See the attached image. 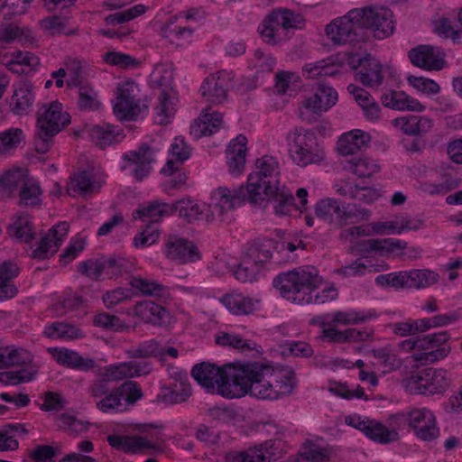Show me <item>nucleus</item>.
<instances>
[{"mask_svg":"<svg viewBox=\"0 0 462 462\" xmlns=\"http://www.w3.org/2000/svg\"><path fill=\"white\" fill-rule=\"evenodd\" d=\"M191 374L208 392L227 399L249 394L259 400L274 401L292 393L297 385L291 367H274L262 362L228 364L223 367L202 362L192 368Z\"/></svg>","mask_w":462,"mask_h":462,"instance_id":"1","label":"nucleus"},{"mask_svg":"<svg viewBox=\"0 0 462 462\" xmlns=\"http://www.w3.org/2000/svg\"><path fill=\"white\" fill-rule=\"evenodd\" d=\"M273 283L283 298L293 302L322 304L337 297V290L333 285L312 295L323 283L322 277L313 266L299 267L281 273L273 279Z\"/></svg>","mask_w":462,"mask_h":462,"instance_id":"2","label":"nucleus"},{"mask_svg":"<svg viewBox=\"0 0 462 462\" xmlns=\"http://www.w3.org/2000/svg\"><path fill=\"white\" fill-rule=\"evenodd\" d=\"M391 420L398 427L411 431L421 441L432 442L440 435L437 416L426 406H409L393 414Z\"/></svg>","mask_w":462,"mask_h":462,"instance_id":"3","label":"nucleus"},{"mask_svg":"<svg viewBox=\"0 0 462 462\" xmlns=\"http://www.w3.org/2000/svg\"><path fill=\"white\" fill-rule=\"evenodd\" d=\"M135 430L141 436L113 434L107 436V442L114 448L130 454H153L162 452V426L159 424H138Z\"/></svg>","mask_w":462,"mask_h":462,"instance_id":"4","label":"nucleus"},{"mask_svg":"<svg viewBox=\"0 0 462 462\" xmlns=\"http://www.w3.org/2000/svg\"><path fill=\"white\" fill-rule=\"evenodd\" d=\"M289 157L299 167L319 164L326 160V152L314 133L303 127L290 130L286 136Z\"/></svg>","mask_w":462,"mask_h":462,"instance_id":"5","label":"nucleus"},{"mask_svg":"<svg viewBox=\"0 0 462 462\" xmlns=\"http://www.w3.org/2000/svg\"><path fill=\"white\" fill-rule=\"evenodd\" d=\"M303 19L290 9L278 8L271 12L258 27L261 39L269 45H278L291 36L293 29L300 28Z\"/></svg>","mask_w":462,"mask_h":462,"instance_id":"6","label":"nucleus"},{"mask_svg":"<svg viewBox=\"0 0 462 462\" xmlns=\"http://www.w3.org/2000/svg\"><path fill=\"white\" fill-rule=\"evenodd\" d=\"M450 376L447 370L427 368L411 374L404 385L414 394L435 395L445 393L450 385Z\"/></svg>","mask_w":462,"mask_h":462,"instance_id":"7","label":"nucleus"},{"mask_svg":"<svg viewBox=\"0 0 462 462\" xmlns=\"http://www.w3.org/2000/svg\"><path fill=\"white\" fill-rule=\"evenodd\" d=\"M138 85L130 79L117 83L114 113L120 120H135L146 107L139 97Z\"/></svg>","mask_w":462,"mask_h":462,"instance_id":"8","label":"nucleus"},{"mask_svg":"<svg viewBox=\"0 0 462 462\" xmlns=\"http://www.w3.org/2000/svg\"><path fill=\"white\" fill-rule=\"evenodd\" d=\"M315 215L328 225L336 228L353 224L357 219V215L352 209L351 205L342 202L335 198L319 199L314 207Z\"/></svg>","mask_w":462,"mask_h":462,"instance_id":"9","label":"nucleus"},{"mask_svg":"<svg viewBox=\"0 0 462 462\" xmlns=\"http://www.w3.org/2000/svg\"><path fill=\"white\" fill-rule=\"evenodd\" d=\"M337 92L331 87L319 84L316 91L306 96L299 107V116L305 122H311L318 116L327 112L337 101Z\"/></svg>","mask_w":462,"mask_h":462,"instance_id":"10","label":"nucleus"},{"mask_svg":"<svg viewBox=\"0 0 462 462\" xmlns=\"http://www.w3.org/2000/svg\"><path fill=\"white\" fill-rule=\"evenodd\" d=\"M70 124V116L58 101L42 104L37 112V129L42 136H55Z\"/></svg>","mask_w":462,"mask_h":462,"instance_id":"11","label":"nucleus"},{"mask_svg":"<svg viewBox=\"0 0 462 462\" xmlns=\"http://www.w3.org/2000/svg\"><path fill=\"white\" fill-rule=\"evenodd\" d=\"M363 12L358 9L350 10L346 15L333 20L326 26V34L335 45L351 42L361 34Z\"/></svg>","mask_w":462,"mask_h":462,"instance_id":"12","label":"nucleus"},{"mask_svg":"<svg viewBox=\"0 0 462 462\" xmlns=\"http://www.w3.org/2000/svg\"><path fill=\"white\" fill-rule=\"evenodd\" d=\"M440 337L425 335L422 337H411L403 339L397 344V350L401 353H411L414 361L421 365L433 364L439 361V357L445 353L444 350L430 351V344L438 343Z\"/></svg>","mask_w":462,"mask_h":462,"instance_id":"13","label":"nucleus"},{"mask_svg":"<svg viewBox=\"0 0 462 462\" xmlns=\"http://www.w3.org/2000/svg\"><path fill=\"white\" fill-rule=\"evenodd\" d=\"M377 313L374 310L361 311L356 310H337L319 316L311 320V323L319 325L322 330L337 329L338 326H350L363 324L375 319Z\"/></svg>","mask_w":462,"mask_h":462,"instance_id":"14","label":"nucleus"},{"mask_svg":"<svg viewBox=\"0 0 462 462\" xmlns=\"http://www.w3.org/2000/svg\"><path fill=\"white\" fill-rule=\"evenodd\" d=\"M155 162V152L147 145H142L123 154L121 169L128 171L135 180H143L151 173Z\"/></svg>","mask_w":462,"mask_h":462,"instance_id":"15","label":"nucleus"},{"mask_svg":"<svg viewBox=\"0 0 462 462\" xmlns=\"http://www.w3.org/2000/svg\"><path fill=\"white\" fill-rule=\"evenodd\" d=\"M357 9L363 12L362 19L359 21L362 31L364 28L371 29L377 39H384L393 32V15L390 9L383 6Z\"/></svg>","mask_w":462,"mask_h":462,"instance_id":"16","label":"nucleus"},{"mask_svg":"<svg viewBox=\"0 0 462 462\" xmlns=\"http://www.w3.org/2000/svg\"><path fill=\"white\" fill-rule=\"evenodd\" d=\"M245 199L244 186L234 190L219 187L211 193L210 203L208 205L213 221L226 220L229 214L239 204V199Z\"/></svg>","mask_w":462,"mask_h":462,"instance_id":"17","label":"nucleus"},{"mask_svg":"<svg viewBox=\"0 0 462 462\" xmlns=\"http://www.w3.org/2000/svg\"><path fill=\"white\" fill-rule=\"evenodd\" d=\"M170 383L162 387L159 398L166 404H177L186 402L191 395V387L188 373L177 367L169 369Z\"/></svg>","mask_w":462,"mask_h":462,"instance_id":"18","label":"nucleus"},{"mask_svg":"<svg viewBox=\"0 0 462 462\" xmlns=\"http://www.w3.org/2000/svg\"><path fill=\"white\" fill-rule=\"evenodd\" d=\"M163 253L167 259L178 264L195 263L202 256L194 242L176 235L168 236Z\"/></svg>","mask_w":462,"mask_h":462,"instance_id":"19","label":"nucleus"},{"mask_svg":"<svg viewBox=\"0 0 462 462\" xmlns=\"http://www.w3.org/2000/svg\"><path fill=\"white\" fill-rule=\"evenodd\" d=\"M234 74L232 71L221 70L206 78L200 87V92L206 102L218 105L227 97Z\"/></svg>","mask_w":462,"mask_h":462,"instance_id":"20","label":"nucleus"},{"mask_svg":"<svg viewBox=\"0 0 462 462\" xmlns=\"http://www.w3.org/2000/svg\"><path fill=\"white\" fill-rule=\"evenodd\" d=\"M424 227V221L418 217H412L407 214L395 215L392 219L377 221L370 224L373 234L402 235L405 232L418 231Z\"/></svg>","mask_w":462,"mask_h":462,"instance_id":"21","label":"nucleus"},{"mask_svg":"<svg viewBox=\"0 0 462 462\" xmlns=\"http://www.w3.org/2000/svg\"><path fill=\"white\" fill-rule=\"evenodd\" d=\"M412 65L427 71H439L445 67V56L430 45H420L409 51Z\"/></svg>","mask_w":462,"mask_h":462,"instance_id":"22","label":"nucleus"},{"mask_svg":"<svg viewBox=\"0 0 462 462\" xmlns=\"http://www.w3.org/2000/svg\"><path fill=\"white\" fill-rule=\"evenodd\" d=\"M69 226L67 222H60L51 227L41 239L38 246L33 250L34 258L45 259L53 255L67 238Z\"/></svg>","mask_w":462,"mask_h":462,"instance_id":"23","label":"nucleus"},{"mask_svg":"<svg viewBox=\"0 0 462 462\" xmlns=\"http://www.w3.org/2000/svg\"><path fill=\"white\" fill-rule=\"evenodd\" d=\"M151 370L152 367L149 362L129 361L106 366L102 370L101 375L109 382H114L144 375L149 374Z\"/></svg>","mask_w":462,"mask_h":462,"instance_id":"24","label":"nucleus"},{"mask_svg":"<svg viewBox=\"0 0 462 462\" xmlns=\"http://www.w3.org/2000/svg\"><path fill=\"white\" fill-rule=\"evenodd\" d=\"M279 448L273 440L249 448L244 452H231L226 456V462H271L278 457Z\"/></svg>","mask_w":462,"mask_h":462,"instance_id":"25","label":"nucleus"},{"mask_svg":"<svg viewBox=\"0 0 462 462\" xmlns=\"http://www.w3.org/2000/svg\"><path fill=\"white\" fill-rule=\"evenodd\" d=\"M143 323L162 325L169 317V312L162 305L151 300H141L125 312Z\"/></svg>","mask_w":462,"mask_h":462,"instance_id":"26","label":"nucleus"},{"mask_svg":"<svg viewBox=\"0 0 462 462\" xmlns=\"http://www.w3.org/2000/svg\"><path fill=\"white\" fill-rule=\"evenodd\" d=\"M279 187L280 185L272 184L258 174L250 173L244 187L245 199L251 203H261L273 198L278 192Z\"/></svg>","mask_w":462,"mask_h":462,"instance_id":"27","label":"nucleus"},{"mask_svg":"<svg viewBox=\"0 0 462 462\" xmlns=\"http://www.w3.org/2000/svg\"><path fill=\"white\" fill-rule=\"evenodd\" d=\"M371 136L361 129H353L342 134L336 144L337 152L342 156L353 155L369 146Z\"/></svg>","mask_w":462,"mask_h":462,"instance_id":"28","label":"nucleus"},{"mask_svg":"<svg viewBox=\"0 0 462 462\" xmlns=\"http://www.w3.org/2000/svg\"><path fill=\"white\" fill-rule=\"evenodd\" d=\"M246 143V137L239 134L230 141L226 150L228 172L232 176L237 177L244 172L247 151Z\"/></svg>","mask_w":462,"mask_h":462,"instance_id":"29","label":"nucleus"},{"mask_svg":"<svg viewBox=\"0 0 462 462\" xmlns=\"http://www.w3.org/2000/svg\"><path fill=\"white\" fill-rule=\"evenodd\" d=\"M0 62L16 73L31 72L40 65V60L36 55L22 51L0 53Z\"/></svg>","mask_w":462,"mask_h":462,"instance_id":"30","label":"nucleus"},{"mask_svg":"<svg viewBox=\"0 0 462 462\" xmlns=\"http://www.w3.org/2000/svg\"><path fill=\"white\" fill-rule=\"evenodd\" d=\"M458 11L446 10L438 14L433 21V30L440 37L456 41L462 32Z\"/></svg>","mask_w":462,"mask_h":462,"instance_id":"31","label":"nucleus"},{"mask_svg":"<svg viewBox=\"0 0 462 462\" xmlns=\"http://www.w3.org/2000/svg\"><path fill=\"white\" fill-rule=\"evenodd\" d=\"M103 182L101 175L81 171L70 178L67 185V193L69 196L92 194L98 191Z\"/></svg>","mask_w":462,"mask_h":462,"instance_id":"32","label":"nucleus"},{"mask_svg":"<svg viewBox=\"0 0 462 462\" xmlns=\"http://www.w3.org/2000/svg\"><path fill=\"white\" fill-rule=\"evenodd\" d=\"M383 106L397 111L423 112L426 106L417 98L403 91L390 90L381 97Z\"/></svg>","mask_w":462,"mask_h":462,"instance_id":"33","label":"nucleus"},{"mask_svg":"<svg viewBox=\"0 0 462 462\" xmlns=\"http://www.w3.org/2000/svg\"><path fill=\"white\" fill-rule=\"evenodd\" d=\"M195 26L183 24L175 18H170L161 28V35L170 43L181 47L190 42Z\"/></svg>","mask_w":462,"mask_h":462,"instance_id":"34","label":"nucleus"},{"mask_svg":"<svg viewBox=\"0 0 462 462\" xmlns=\"http://www.w3.org/2000/svg\"><path fill=\"white\" fill-rule=\"evenodd\" d=\"M271 257L269 251H264L261 255L255 249H252L249 255L243 259L242 263L234 271L235 277L243 282H252L255 279L263 263Z\"/></svg>","mask_w":462,"mask_h":462,"instance_id":"35","label":"nucleus"},{"mask_svg":"<svg viewBox=\"0 0 462 462\" xmlns=\"http://www.w3.org/2000/svg\"><path fill=\"white\" fill-rule=\"evenodd\" d=\"M48 351L58 364L69 368L89 371L96 366L94 359L83 357L79 353L68 348L52 347Z\"/></svg>","mask_w":462,"mask_h":462,"instance_id":"36","label":"nucleus"},{"mask_svg":"<svg viewBox=\"0 0 462 462\" xmlns=\"http://www.w3.org/2000/svg\"><path fill=\"white\" fill-rule=\"evenodd\" d=\"M106 5L111 10H118L106 17V23L110 25L121 24L128 23L143 14H144L149 6L138 4L131 7L125 8L126 3L123 1L114 2L108 1Z\"/></svg>","mask_w":462,"mask_h":462,"instance_id":"37","label":"nucleus"},{"mask_svg":"<svg viewBox=\"0 0 462 462\" xmlns=\"http://www.w3.org/2000/svg\"><path fill=\"white\" fill-rule=\"evenodd\" d=\"M393 125L405 134L421 136L431 131L434 121L426 116H405L393 120Z\"/></svg>","mask_w":462,"mask_h":462,"instance_id":"38","label":"nucleus"},{"mask_svg":"<svg viewBox=\"0 0 462 462\" xmlns=\"http://www.w3.org/2000/svg\"><path fill=\"white\" fill-rule=\"evenodd\" d=\"M14 93L10 100V108L15 115H23L31 108L35 100L32 85L28 81H20L14 85Z\"/></svg>","mask_w":462,"mask_h":462,"instance_id":"39","label":"nucleus"},{"mask_svg":"<svg viewBox=\"0 0 462 462\" xmlns=\"http://www.w3.org/2000/svg\"><path fill=\"white\" fill-rule=\"evenodd\" d=\"M174 212L188 222L207 221L213 222L208 204L197 203L189 199H180L173 204Z\"/></svg>","mask_w":462,"mask_h":462,"instance_id":"40","label":"nucleus"},{"mask_svg":"<svg viewBox=\"0 0 462 462\" xmlns=\"http://www.w3.org/2000/svg\"><path fill=\"white\" fill-rule=\"evenodd\" d=\"M360 69L356 73L357 79L365 87L377 88L383 80V66L374 58L367 57L359 60Z\"/></svg>","mask_w":462,"mask_h":462,"instance_id":"41","label":"nucleus"},{"mask_svg":"<svg viewBox=\"0 0 462 462\" xmlns=\"http://www.w3.org/2000/svg\"><path fill=\"white\" fill-rule=\"evenodd\" d=\"M347 90L352 94L356 102L363 111L364 116L368 121L375 122L381 118V108L368 91L353 84L347 87Z\"/></svg>","mask_w":462,"mask_h":462,"instance_id":"42","label":"nucleus"},{"mask_svg":"<svg viewBox=\"0 0 462 462\" xmlns=\"http://www.w3.org/2000/svg\"><path fill=\"white\" fill-rule=\"evenodd\" d=\"M223 125L224 121L220 113L205 109L191 125V134L197 138L211 135L217 132Z\"/></svg>","mask_w":462,"mask_h":462,"instance_id":"43","label":"nucleus"},{"mask_svg":"<svg viewBox=\"0 0 462 462\" xmlns=\"http://www.w3.org/2000/svg\"><path fill=\"white\" fill-rule=\"evenodd\" d=\"M366 252H374L381 256L398 257L407 247V242L398 238H373L365 243Z\"/></svg>","mask_w":462,"mask_h":462,"instance_id":"44","label":"nucleus"},{"mask_svg":"<svg viewBox=\"0 0 462 462\" xmlns=\"http://www.w3.org/2000/svg\"><path fill=\"white\" fill-rule=\"evenodd\" d=\"M84 62L80 60L69 58L64 61L63 67L51 73V77H66L69 87L79 88L88 83L84 77Z\"/></svg>","mask_w":462,"mask_h":462,"instance_id":"45","label":"nucleus"},{"mask_svg":"<svg viewBox=\"0 0 462 462\" xmlns=\"http://www.w3.org/2000/svg\"><path fill=\"white\" fill-rule=\"evenodd\" d=\"M178 99L174 90L161 91L158 96V105L154 109V119L159 125H167L174 116Z\"/></svg>","mask_w":462,"mask_h":462,"instance_id":"46","label":"nucleus"},{"mask_svg":"<svg viewBox=\"0 0 462 462\" xmlns=\"http://www.w3.org/2000/svg\"><path fill=\"white\" fill-rule=\"evenodd\" d=\"M174 212L173 204H168L161 201H152L136 209L133 213L134 218L156 223L163 217L171 215Z\"/></svg>","mask_w":462,"mask_h":462,"instance_id":"47","label":"nucleus"},{"mask_svg":"<svg viewBox=\"0 0 462 462\" xmlns=\"http://www.w3.org/2000/svg\"><path fill=\"white\" fill-rule=\"evenodd\" d=\"M29 180L28 171L24 168H12L0 174V199L9 197L18 186L24 185Z\"/></svg>","mask_w":462,"mask_h":462,"instance_id":"48","label":"nucleus"},{"mask_svg":"<svg viewBox=\"0 0 462 462\" xmlns=\"http://www.w3.org/2000/svg\"><path fill=\"white\" fill-rule=\"evenodd\" d=\"M84 134L92 143L99 147H106L123 139V134L110 125H90L86 128Z\"/></svg>","mask_w":462,"mask_h":462,"instance_id":"49","label":"nucleus"},{"mask_svg":"<svg viewBox=\"0 0 462 462\" xmlns=\"http://www.w3.org/2000/svg\"><path fill=\"white\" fill-rule=\"evenodd\" d=\"M345 168L359 179L371 178L381 171L378 161L368 155L351 158Z\"/></svg>","mask_w":462,"mask_h":462,"instance_id":"50","label":"nucleus"},{"mask_svg":"<svg viewBox=\"0 0 462 462\" xmlns=\"http://www.w3.org/2000/svg\"><path fill=\"white\" fill-rule=\"evenodd\" d=\"M221 302L230 312L236 315L250 314L254 312L258 306V300L236 291L223 296Z\"/></svg>","mask_w":462,"mask_h":462,"instance_id":"51","label":"nucleus"},{"mask_svg":"<svg viewBox=\"0 0 462 462\" xmlns=\"http://www.w3.org/2000/svg\"><path fill=\"white\" fill-rule=\"evenodd\" d=\"M461 184L459 179L445 175L439 180H424L420 182L419 190L428 196H445Z\"/></svg>","mask_w":462,"mask_h":462,"instance_id":"52","label":"nucleus"},{"mask_svg":"<svg viewBox=\"0 0 462 462\" xmlns=\"http://www.w3.org/2000/svg\"><path fill=\"white\" fill-rule=\"evenodd\" d=\"M375 359V365L383 374H388L399 369L402 365V360L395 353L392 345H386L383 347L371 351Z\"/></svg>","mask_w":462,"mask_h":462,"instance_id":"53","label":"nucleus"},{"mask_svg":"<svg viewBox=\"0 0 462 462\" xmlns=\"http://www.w3.org/2000/svg\"><path fill=\"white\" fill-rule=\"evenodd\" d=\"M18 41L22 45H32L36 40L31 29L14 24L0 26V44H10Z\"/></svg>","mask_w":462,"mask_h":462,"instance_id":"54","label":"nucleus"},{"mask_svg":"<svg viewBox=\"0 0 462 462\" xmlns=\"http://www.w3.org/2000/svg\"><path fill=\"white\" fill-rule=\"evenodd\" d=\"M373 332L366 329L348 328L346 330L326 329L321 331V337L335 343L365 341L372 337Z\"/></svg>","mask_w":462,"mask_h":462,"instance_id":"55","label":"nucleus"},{"mask_svg":"<svg viewBox=\"0 0 462 462\" xmlns=\"http://www.w3.org/2000/svg\"><path fill=\"white\" fill-rule=\"evenodd\" d=\"M190 156V148L182 137L174 138L170 148V157L166 166L162 170L164 174H172L178 170L177 163H182Z\"/></svg>","mask_w":462,"mask_h":462,"instance_id":"56","label":"nucleus"},{"mask_svg":"<svg viewBox=\"0 0 462 462\" xmlns=\"http://www.w3.org/2000/svg\"><path fill=\"white\" fill-rule=\"evenodd\" d=\"M116 260L107 261L88 260L79 264V270L81 273L91 279H98L103 274L112 277L117 273L116 268Z\"/></svg>","mask_w":462,"mask_h":462,"instance_id":"57","label":"nucleus"},{"mask_svg":"<svg viewBox=\"0 0 462 462\" xmlns=\"http://www.w3.org/2000/svg\"><path fill=\"white\" fill-rule=\"evenodd\" d=\"M19 273L17 265L12 262H5L0 265V300L14 298L17 294V288L11 283Z\"/></svg>","mask_w":462,"mask_h":462,"instance_id":"58","label":"nucleus"},{"mask_svg":"<svg viewBox=\"0 0 462 462\" xmlns=\"http://www.w3.org/2000/svg\"><path fill=\"white\" fill-rule=\"evenodd\" d=\"M367 438L380 444H388L397 441L400 438L399 433L394 429H389L380 421L371 420L367 422L364 433Z\"/></svg>","mask_w":462,"mask_h":462,"instance_id":"59","label":"nucleus"},{"mask_svg":"<svg viewBox=\"0 0 462 462\" xmlns=\"http://www.w3.org/2000/svg\"><path fill=\"white\" fill-rule=\"evenodd\" d=\"M25 140L22 128L10 127L0 132V156H10Z\"/></svg>","mask_w":462,"mask_h":462,"instance_id":"60","label":"nucleus"},{"mask_svg":"<svg viewBox=\"0 0 462 462\" xmlns=\"http://www.w3.org/2000/svg\"><path fill=\"white\" fill-rule=\"evenodd\" d=\"M254 174H258L261 178L270 180L272 184L280 185V163L273 156L264 155L257 159L255 162V171Z\"/></svg>","mask_w":462,"mask_h":462,"instance_id":"61","label":"nucleus"},{"mask_svg":"<svg viewBox=\"0 0 462 462\" xmlns=\"http://www.w3.org/2000/svg\"><path fill=\"white\" fill-rule=\"evenodd\" d=\"M129 284L137 293L143 296L161 297L166 292V288L162 284L141 275L133 276Z\"/></svg>","mask_w":462,"mask_h":462,"instance_id":"62","label":"nucleus"},{"mask_svg":"<svg viewBox=\"0 0 462 462\" xmlns=\"http://www.w3.org/2000/svg\"><path fill=\"white\" fill-rule=\"evenodd\" d=\"M10 236L23 242H29L33 237V227L28 215L20 214L16 216L9 226Z\"/></svg>","mask_w":462,"mask_h":462,"instance_id":"63","label":"nucleus"},{"mask_svg":"<svg viewBox=\"0 0 462 462\" xmlns=\"http://www.w3.org/2000/svg\"><path fill=\"white\" fill-rule=\"evenodd\" d=\"M44 335L53 339L72 340L83 337L82 331L69 324L54 322L44 328Z\"/></svg>","mask_w":462,"mask_h":462,"instance_id":"64","label":"nucleus"}]
</instances>
